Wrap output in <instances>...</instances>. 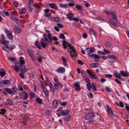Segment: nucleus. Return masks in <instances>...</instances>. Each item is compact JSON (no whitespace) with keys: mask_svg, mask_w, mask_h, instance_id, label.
<instances>
[{"mask_svg":"<svg viewBox=\"0 0 129 129\" xmlns=\"http://www.w3.org/2000/svg\"><path fill=\"white\" fill-rule=\"evenodd\" d=\"M57 71L59 73H63L65 71V68L63 67H60L57 70Z\"/></svg>","mask_w":129,"mask_h":129,"instance_id":"obj_13","label":"nucleus"},{"mask_svg":"<svg viewBox=\"0 0 129 129\" xmlns=\"http://www.w3.org/2000/svg\"><path fill=\"white\" fill-rule=\"evenodd\" d=\"M60 113L62 115H68L69 113V111L68 110H66L65 111L63 110L60 111Z\"/></svg>","mask_w":129,"mask_h":129,"instance_id":"obj_11","label":"nucleus"},{"mask_svg":"<svg viewBox=\"0 0 129 129\" xmlns=\"http://www.w3.org/2000/svg\"><path fill=\"white\" fill-rule=\"evenodd\" d=\"M19 13L20 14H25L26 13V10L24 8H23L22 9L20 10H19Z\"/></svg>","mask_w":129,"mask_h":129,"instance_id":"obj_21","label":"nucleus"},{"mask_svg":"<svg viewBox=\"0 0 129 129\" xmlns=\"http://www.w3.org/2000/svg\"><path fill=\"white\" fill-rule=\"evenodd\" d=\"M45 16L46 17H52V16H51L50 14L49 13H46L45 14Z\"/></svg>","mask_w":129,"mask_h":129,"instance_id":"obj_55","label":"nucleus"},{"mask_svg":"<svg viewBox=\"0 0 129 129\" xmlns=\"http://www.w3.org/2000/svg\"><path fill=\"white\" fill-rule=\"evenodd\" d=\"M106 91L108 92H110L111 91V90L108 87H106Z\"/></svg>","mask_w":129,"mask_h":129,"instance_id":"obj_63","label":"nucleus"},{"mask_svg":"<svg viewBox=\"0 0 129 129\" xmlns=\"http://www.w3.org/2000/svg\"><path fill=\"white\" fill-rule=\"evenodd\" d=\"M107 57L108 58L110 59H113L114 60H115L116 58V57L114 56L113 55H109L108 56H107Z\"/></svg>","mask_w":129,"mask_h":129,"instance_id":"obj_26","label":"nucleus"},{"mask_svg":"<svg viewBox=\"0 0 129 129\" xmlns=\"http://www.w3.org/2000/svg\"><path fill=\"white\" fill-rule=\"evenodd\" d=\"M86 71L90 76L94 77L95 76V75L93 74L92 72L89 69H87Z\"/></svg>","mask_w":129,"mask_h":129,"instance_id":"obj_16","label":"nucleus"},{"mask_svg":"<svg viewBox=\"0 0 129 129\" xmlns=\"http://www.w3.org/2000/svg\"><path fill=\"white\" fill-rule=\"evenodd\" d=\"M88 96L90 98H92L93 97V95L90 92H89L88 94Z\"/></svg>","mask_w":129,"mask_h":129,"instance_id":"obj_59","label":"nucleus"},{"mask_svg":"<svg viewBox=\"0 0 129 129\" xmlns=\"http://www.w3.org/2000/svg\"><path fill=\"white\" fill-rule=\"evenodd\" d=\"M9 43V41H1L0 43L3 44L4 46V47H5V48H8L10 50L12 51L14 49V48L15 47V46H13L12 47L11 46V47H9L8 46V44Z\"/></svg>","mask_w":129,"mask_h":129,"instance_id":"obj_2","label":"nucleus"},{"mask_svg":"<svg viewBox=\"0 0 129 129\" xmlns=\"http://www.w3.org/2000/svg\"><path fill=\"white\" fill-rule=\"evenodd\" d=\"M115 76L117 78L120 79H121V76L120 74L116 72H115Z\"/></svg>","mask_w":129,"mask_h":129,"instance_id":"obj_24","label":"nucleus"},{"mask_svg":"<svg viewBox=\"0 0 129 129\" xmlns=\"http://www.w3.org/2000/svg\"><path fill=\"white\" fill-rule=\"evenodd\" d=\"M75 7L79 10H81L82 9V7L79 5H76Z\"/></svg>","mask_w":129,"mask_h":129,"instance_id":"obj_35","label":"nucleus"},{"mask_svg":"<svg viewBox=\"0 0 129 129\" xmlns=\"http://www.w3.org/2000/svg\"><path fill=\"white\" fill-rule=\"evenodd\" d=\"M19 76L22 79H23L24 78V75L22 73H20L19 74Z\"/></svg>","mask_w":129,"mask_h":129,"instance_id":"obj_51","label":"nucleus"},{"mask_svg":"<svg viewBox=\"0 0 129 129\" xmlns=\"http://www.w3.org/2000/svg\"><path fill=\"white\" fill-rule=\"evenodd\" d=\"M20 71L22 72H25L26 71V69L24 66H23L21 68H20Z\"/></svg>","mask_w":129,"mask_h":129,"instance_id":"obj_22","label":"nucleus"},{"mask_svg":"<svg viewBox=\"0 0 129 129\" xmlns=\"http://www.w3.org/2000/svg\"><path fill=\"white\" fill-rule=\"evenodd\" d=\"M4 84L5 85H9L11 83L10 81L8 80H4Z\"/></svg>","mask_w":129,"mask_h":129,"instance_id":"obj_31","label":"nucleus"},{"mask_svg":"<svg viewBox=\"0 0 129 129\" xmlns=\"http://www.w3.org/2000/svg\"><path fill=\"white\" fill-rule=\"evenodd\" d=\"M34 3V1L33 0H30L29 2L28 3V6H34V5H33Z\"/></svg>","mask_w":129,"mask_h":129,"instance_id":"obj_40","label":"nucleus"},{"mask_svg":"<svg viewBox=\"0 0 129 129\" xmlns=\"http://www.w3.org/2000/svg\"><path fill=\"white\" fill-rule=\"evenodd\" d=\"M60 39H62L63 40H64L65 39V37L64 36L63 34H61L60 35Z\"/></svg>","mask_w":129,"mask_h":129,"instance_id":"obj_43","label":"nucleus"},{"mask_svg":"<svg viewBox=\"0 0 129 129\" xmlns=\"http://www.w3.org/2000/svg\"><path fill=\"white\" fill-rule=\"evenodd\" d=\"M94 114L92 113H89L86 114L85 117V119L88 120L92 118L93 117Z\"/></svg>","mask_w":129,"mask_h":129,"instance_id":"obj_5","label":"nucleus"},{"mask_svg":"<svg viewBox=\"0 0 129 129\" xmlns=\"http://www.w3.org/2000/svg\"><path fill=\"white\" fill-rule=\"evenodd\" d=\"M75 86L77 88H75V90L76 91H79L81 89V88L80 87V84L79 82H76L74 84Z\"/></svg>","mask_w":129,"mask_h":129,"instance_id":"obj_12","label":"nucleus"},{"mask_svg":"<svg viewBox=\"0 0 129 129\" xmlns=\"http://www.w3.org/2000/svg\"><path fill=\"white\" fill-rule=\"evenodd\" d=\"M6 74V73L5 72L0 71V75L2 77H4Z\"/></svg>","mask_w":129,"mask_h":129,"instance_id":"obj_41","label":"nucleus"},{"mask_svg":"<svg viewBox=\"0 0 129 129\" xmlns=\"http://www.w3.org/2000/svg\"><path fill=\"white\" fill-rule=\"evenodd\" d=\"M5 33H6L7 38L10 40H12L14 38L13 36L12 35V33L9 30L6 29L5 31Z\"/></svg>","mask_w":129,"mask_h":129,"instance_id":"obj_4","label":"nucleus"},{"mask_svg":"<svg viewBox=\"0 0 129 129\" xmlns=\"http://www.w3.org/2000/svg\"><path fill=\"white\" fill-rule=\"evenodd\" d=\"M54 85L55 87V89L57 90L59 89V87L57 83H54Z\"/></svg>","mask_w":129,"mask_h":129,"instance_id":"obj_46","label":"nucleus"},{"mask_svg":"<svg viewBox=\"0 0 129 129\" xmlns=\"http://www.w3.org/2000/svg\"><path fill=\"white\" fill-rule=\"evenodd\" d=\"M64 121H69L70 120V115H69L68 117H66V118L64 119Z\"/></svg>","mask_w":129,"mask_h":129,"instance_id":"obj_42","label":"nucleus"},{"mask_svg":"<svg viewBox=\"0 0 129 129\" xmlns=\"http://www.w3.org/2000/svg\"><path fill=\"white\" fill-rule=\"evenodd\" d=\"M78 62L79 64L81 65H82L83 64V62L80 60H79L78 61Z\"/></svg>","mask_w":129,"mask_h":129,"instance_id":"obj_60","label":"nucleus"},{"mask_svg":"<svg viewBox=\"0 0 129 129\" xmlns=\"http://www.w3.org/2000/svg\"><path fill=\"white\" fill-rule=\"evenodd\" d=\"M42 57L41 56L39 57L38 60L40 63H41L42 62Z\"/></svg>","mask_w":129,"mask_h":129,"instance_id":"obj_56","label":"nucleus"},{"mask_svg":"<svg viewBox=\"0 0 129 129\" xmlns=\"http://www.w3.org/2000/svg\"><path fill=\"white\" fill-rule=\"evenodd\" d=\"M88 56L90 57L94 58V61H99L100 59V56L98 55L95 54H92L91 52H89L88 53Z\"/></svg>","mask_w":129,"mask_h":129,"instance_id":"obj_3","label":"nucleus"},{"mask_svg":"<svg viewBox=\"0 0 129 129\" xmlns=\"http://www.w3.org/2000/svg\"><path fill=\"white\" fill-rule=\"evenodd\" d=\"M105 45L107 47H109L110 46V43L107 41L106 42Z\"/></svg>","mask_w":129,"mask_h":129,"instance_id":"obj_54","label":"nucleus"},{"mask_svg":"<svg viewBox=\"0 0 129 129\" xmlns=\"http://www.w3.org/2000/svg\"><path fill=\"white\" fill-rule=\"evenodd\" d=\"M58 101L56 100H54L52 104L53 107L54 108H56L58 105Z\"/></svg>","mask_w":129,"mask_h":129,"instance_id":"obj_15","label":"nucleus"},{"mask_svg":"<svg viewBox=\"0 0 129 129\" xmlns=\"http://www.w3.org/2000/svg\"><path fill=\"white\" fill-rule=\"evenodd\" d=\"M57 25L60 28H62L63 27V25L61 24H60L59 23H57Z\"/></svg>","mask_w":129,"mask_h":129,"instance_id":"obj_52","label":"nucleus"},{"mask_svg":"<svg viewBox=\"0 0 129 129\" xmlns=\"http://www.w3.org/2000/svg\"><path fill=\"white\" fill-rule=\"evenodd\" d=\"M34 6L36 8L35 9V12L37 13H39L40 8V6H38V4H35Z\"/></svg>","mask_w":129,"mask_h":129,"instance_id":"obj_14","label":"nucleus"},{"mask_svg":"<svg viewBox=\"0 0 129 129\" xmlns=\"http://www.w3.org/2000/svg\"><path fill=\"white\" fill-rule=\"evenodd\" d=\"M14 5L16 8H17L18 7V4L17 2H15L14 3Z\"/></svg>","mask_w":129,"mask_h":129,"instance_id":"obj_62","label":"nucleus"},{"mask_svg":"<svg viewBox=\"0 0 129 129\" xmlns=\"http://www.w3.org/2000/svg\"><path fill=\"white\" fill-rule=\"evenodd\" d=\"M51 33L47 35V37L50 40H52V38Z\"/></svg>","mask_w":129,"mask_h":129,"instance_id":"obj_45","label":"nucleus"},{"mask_svg":"<svg viewBox=\"0 0 129 129\" xmlns=\"http://www.w3.org/2000/svg\"><path fill=\"white\" fill-rule=\"evenodd\" d=\"M109 115L111 117H112L114 116V114L112 110L110 112H108Z\"/></svg>","mask_w":129,"mask_h":129,"instance_id":"obj_34","label":"nucleus"},{"mask_svg":"<svg viewBox=\"0 0 129 129\" xmlns=\"http://www.w3.org/2000/svg\"><path fill=\"white\" fill-rule=\"evenodd\" d=\"M28 118L27 115H26L25 116L23 117V118L21 119V123L25 124H26L25 123L28 120Z\"/></svg>","mask_w":129,"mask_h":129,"instance_id":"obj_8","label":"nucleus"},{"mask_svg":"<svg viewBox=\"0 0 129 129\" xmlns=\"http://www.w3.org/2000/svg\"><path fill=\"white\" fill-rule=\"evenodd\" d=\"M73 20L76 22H78L79 21V18H78V17H75L73 18Z\"/></svg>","mask_w":129,"mask_h":129,"instance_id":"obj_57","label":"nucleus"},{"mask_svg":"<svg viewBox=\"0 0 129 129\" xmlns=\"http://www.w3.org/2000/svg\"><path fill=\"white\" fill-rule=\"evenodd\" d=\"M59 6L60 7L63 8H66L68 7V5L66 4H60Z\"/></svg>","mask_w":129,"mask_h":129,"instance_id":"obj_32","label":"nucleus"},{"mask_svg":"<svg viewBox=\"0 0 129 129\" xmlns=\"http://www.w3.org/2000/svg\"><path fill=\"white\" fill-rule=\"evenodd\" d=\"M109 21L110 23L114 26L116 27L118 26V24L116 23H115L112 20L110 19L109 20Z\"/></svg>","mask_w":129,"mask_h":129,"instance_id":"obj_19","label":"nucleus"},{"mask_svg":"<svg viewBox=\"0 0 129 129\" xmlns=\"http://www.w3.org/2000/svg\"><path fill=\"white\" fill-rule=\"evenodd\" d=\"M28 52L33 60L34 61H35V59L34 57V55L33 51L31 50H28Z\"/></svg>","mask_w":129,"mask_h":129,"instance_id":"obj_10","label":"nucleus"},{"mask_svg":"<svg viewBox=\"0 0 129 129\" xmlns=\"http://www.w3.org/2000/svg\"><path fill=\"white\" fill-rule=\"evenodd\" d=\"M35 45L37 47V48L40 49H41V47L39 44V43L38 41H36L35 42Z\"/></svg>","mask_w":129,"mask_h":129,"instance_id":"obj_23","label":"nucleus"},{"mask_svg":"<svg viewBox=\"0 0 129 129\" xmlns=\"http://www.w3.org/2000/svg\"><path fill=\"white\" fill-rule=\"evenodd\" d=\"M86 86L88 90L89 91H90L92 87V86L91 85V83H88L87 84Z\"/></svg>","mask_w":129,"mask_h":129,"instance_id":"obj_36","label":"nucleus"},{"mask_svg":"<svg viewBox=\"0 0 129 129\" xmlns=\"http://www.w3.org/2000/svg\"><path fill=\"white\" fill-rule=\"evenodd\" d=\"M111 15L112 19L115 21L117 22V16L115 14V12H112L111 13Z\"/></svg>","mask_w":129,"mask_h":129,"instance_id":"obj_6","label":"nucleus"},{"mask_svg":"<svg viewBox=\"0 0 129 129\" xmlns=\"http://www.w3.org/2000/svg\"><path fill=\"white\" fill-rule=\"evenodd\" d=\"M41 45L43 48H45L46 47V44L43 42H41Z\"/></svg>","mask_w":129,"mask_h":129,"instance_id":"obj_61","label":"nucleus"},{"mask_svg":"<svg viewBox=\"0 0 129 129\" xmlns=\"http://www.w3.org/2000/svg\"><path fill=\"white\" fill-rule=\"evenodd\" d=\"M5 85L4 83V80L1 81L0 82V87H3Z\"/></svg>","mask_w":129,"mask_h":129,"instance_id":"obj_49","label":"nucleus"},{"mask_svg":"<svg viewBox=\"0 0 129 129\" xmlns=\"http://www.w3.org/2000/svg\"><path fill=\"white\" fill-rule=\"evenodd\" d=\"M5 90L8 92V93H9L10 94H13V92L11 91V89L9 88H5Z\"/></svg>","mask_w":129,"mask_h":129,"instance_id":"obj_28","label":"nucleus"},{"mask_svg":"<svg viewBox=\"0 0 129 129\" xmlns=\"http://www.w3.org/2000/svg\"><path fill=\"white\" fill-rule=\"evenodd\" d=\"M34 6L33 5V6H28V10L30 12H32L33 10V9H34V8H33Z\"/></svg>","mask_w":129,"mask_h":129,"instance_id":"obj_30","label":"nucleus"},{"mask_svg":"<svg viewBox=\"0 0 129 129\" xmlns=\"http://www.w3.org/2000/svg\"><path fill=\"white\" fill-rule=\"evenodd\" d=\"M67 46L69 47L67 50L68 52L71 54L70 56L71 57H73L74 56H76L77 54L76 51L72 47V45L67 42Z\"/></svg>","mask_w":129,"mask_h":129,"instance_id":"obj_1","label":"nucleus"},{"mask_svg":"<svg viewBox=\"0 0 129 129\" xmlns=\"http://www.w3.org/2000/svg\"><path fill=\"white\" fill-rule=\"evenodd\" d=\"M97 64L95 63H91L90 64V66L91 68H95L97 67Z\"/></svg>","mask_w":129,"mask_h":129,"instance_id":"obj_33","label":"nucleus"},{"mask_svg":"<svg viewBox=\"0 0 129 129\" xmlns=\"http://www.w3.org/2000/svg\"><path fill=\"white\" fill-rule=\"evenodd\" d=\"M23 93L25 94V96L24 98H22V99L24 100H26L28 97V94L27 93V92H25V91H23Z\"/></svg>","mask_w":129,"mask_h":129,"instance_id":"obj_27","label":"nucleus"},{"mask_svg":"<svg viewBox=\"0 0 129 129\" xmlns=\"http://www.w3.org/2000/svg\"><path fill=\"white\" fill-rule=\"evenodd\" d=\"M43 91L45 95V97L47 99H49V93L48 90L46 88H43Z\"/></svg>","mask_w":129,"mask_h":129,"instance_id":"obj_9","label":"nucleus"},{"mask_svg":"<svg viewBox=\"0 0 129 129\" xmlns=\"http://www.w3.org/2000/svg\"><path fill=\"white\" fill-rule=\"evenodd\" d=\"M14 27L18 33H20L21 31V29L18 27V26L16 25H15Z\"/></svg>","mask_w":129,"mask_h":129,"instance_id":"obj_18","label":"nucleus"},{"mask_svg":"<svg viewBox=\"0 0 129 129\" xmlns=\"http://www.w3.org/2000/svg\"><path fill=\"white\" fill-rule=\"evenodd\" d=\"M89 33L90 34H92L94 32L92 29L90 28H89Z\"/></svg>","mask_w":129,"mask_h":129,"instance_id":"obj_64","label":"nucleus"},{"mask_svg":"<svg viewBox=\"0 0 129 129\" xmlns=\"http://www.w3.org/2000/svg\"><path fill=\"white\" fill-rule=\"evenodd\" d=\"M12 91L15 92H17L18 91V90L17 87L15 86H14L12 88Z\"/></svg>","mask_w":129,"mask_h":129,"instance_id":"obj_37","label":"nucleus"},{"mask_svg":"<svg viewBox=\"0 0 129 129\" xmlns=\"http://www.w3.org/2000/svg\"><path fill=\"white\" fill-rule=\"evenodd\" d=\"M6 111V110L5 109H1V110L0 113L2 114H3L5 113Z\"/></svg>","mask_w":129,"mask_h":129,"instance_id":"obj_44","label":"nucleus"},{"mask_svg":"<svg viewBox=\"0 0 129 129\" xmlns=\"http://www.w3.org/2000/svg\"><path fill=\"white\" fill-rule=\"evenodd\" d=\"M14 70L17 72H18L19 70H20V67L18 66H16L14 68Z\"/></svg>","mask_w":129,"mask_h":129,"instance_id":"obj_38","label":"nucleus"},{"mask_svg":"<svg viewBox=\"0 0 129 129\" xmlns=\"http://www.w3.org/2000/svg\"><path fill=\"white\" fill-rule=\"evenodd\" d=\"M6 10H4L3 12L7 16H8L9 15V14L7 11H6Z\"/></svg>","mask_w":129,"mask_h":129,"instance_id":"obj_58","label":"nucleus"},{"mask_svg":"<svg viewBox=\"0 0 129 129\" xmlns=\"http://www.w3.org/2000/svg\"><path fill=\"white\" fill-rule=\"evenodd\" d=\"M62 42L63 48L64 49H66L67 48V42L65 40H63L62 41Z\"/></svg>","mask_w":129,"mask_h":129,"instance_id":"obj_20","label":"nucleus"},{"mask_svg":"<svg viewBox=\"0 0 129 129\" xmlns=\"http://www.w3.org/2000/svg\"><path fill=\"white\" fill-rule=\"evenodd\" d=\"M43 36L44 37V41L45 42H49L48 40V39L46 38V36L45 35H43Z\"/></svg>","mask_w":129,"mask_h":129,"instance_id":"obj_53","label":"nucleus"},{"mask_svg":"<svg viewBox=\"0 0 129 129\" xmlns=\"http://www.w3.org/2000/svg\"><path fill=\"white\" fill-rule=\"evenodd\" d=\"M120 73L121 75L123 77H127L128 76V73H125L124 71H120Z\"/></svg>","mask_w":129,"mask_h":129,"instance_id":"obj_17","label":"nucleus"},{"mask_svg":"<svg viewBox=\"0 0 129 129\" xmlns=\"http://www.w3.org/2000/svg\"><path fill=\"white\" fill-rule=\"evenodd\" d=\"M67 18L68 19H69L70 20H73V19L72 18L73 17H71V16L70 15L67 14Z\"/></svg>","mask_w":129,"mask_h":129,"instance_id":"obj_50","label":"nucleus"},{"mask_svg":"<svg viewBox=\"0 0 129 129\" xmlns=\"http://www.w3.org/2000/svg\"><path fill=\"white\" fill-rule=\"evenodd\" d=\"M106 106L108 110V112H110L112 110L111 107L108 105H106Z\"/></svg>","mask_w":129,"mask_h":129,"instance_id":"obj_47","label":"nucleus"},{"mask_svg":"<svg viewBox=\"0 0 129 129\" xmlns=\"http://www.w3.org/2000/svg\"><path fill=\"white\" fill-rule=\"evenodd\" d=\"M4 104L5 105H13V104L11 100L8 99L5 102Z\"/></svg>","mask_w":129,"mask_h":129,"instance_id":"obj_7","label":"nucleus"},{"mask_svg":"<svg viewBox=\"0 0 129 129\" xmlns=\"http://www.w3.org/2000/svg\"><path fill=\"white\" fill-rule=\"evenodd\" d=\"M22 58V57H21L19 58V59H20L19 63L21 64H25V62L23 60H21L20 59Z\"/></svg>","mask_w":129,"mask_h":129,"instance_id":"obj_39","label":"nucleus"},{"mask_svg":"<svg viewBox=\"0 0 129 129\" xmlns=\"http://www.w3.org/2000/svg\"><path fill=\"white\" fill-rule=\"evenodd\" d=\"M50 18L52 20L58 22L60 20L58 17H51Z\"/></svg>","mask_w":129,"mask_h":129,"instance_id":"obj_25","label":"nucleus"},{"mask_svg":"<svg viewBox=\"0 0 129 129\" xmlns=\"http://www.w3.org/2000/svg\"><path fill=\"white\" fill-rule=\"evenodd\" d=\"M50 87L51 89V90L52 91L53 93H54L55 92V90L53 88V86L52 85H51V86H49Z\"/></svg>","mask_w":129,"mask_h":129,"instance_id":"obj_48","label":"nucleus"},{"mask_svg":"<svg viewBox=\"0 0 129 129\" xmlns=\"http://www.w3.org/2000/svg\"><path fill=\"white\" fill-rule=\"evenodd\" d=\"M36 101L38 103L40 104H42V99L39 97L37 98Z\"/></svg>","mask_w":129,"mask_h":129,"instance_id":"obj_29","label":"nucleus"}]
</instances>
